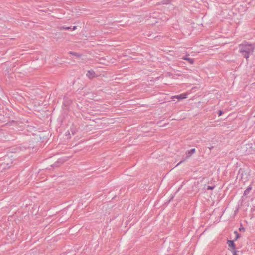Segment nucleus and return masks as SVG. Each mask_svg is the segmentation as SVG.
Segmentation results:
<instances>
[{
    "instance_id": "obj_18",
    "label": "nucleus",
    "mask_w": 255,
    "mask_h": 255,
    "mask_svg": "<svg viewBox=\"0 0 255 255\" xmlns=\"http://www.w3.org/2000/svg\"><path fill=\"white\" fill-rule=\"evenodd\" d=\"M54 166H57V165H56V163H55L54 164Z\"/></svg>"
},
{
    "instance_id": "obj_17",
    "label": "nucleus",
    "mask_w": 255,
    "mask_h": 255,
    "mask_svg": "<svg viewBox=\"0 0 255 255\" xmlns=\"http://www.w3.org/2000/svg\"><path fill=\"white\" fill-rule=\"evenodd\" d=\"M184 162V161H181L178 163V164H181V163H182V162Z\"/></svg>"
},
{
    "instance_id": "obj_6",
    "label": "nucleus",
    "mask_w": 255,
    "mask_h": 255,
    "mask_svg": "<svg viewBox=\"0 0 255 255\" xmlns=\"http://www.w3.org/2000/svg\"><path fill=\"white\" fill-rule=\"evenodd\" d=\"M195 152V148H193V149H191V150H188L187 152V156H186V158H189L193 154H194V153Z\"/></svg>"
},
{
    "instance_id": "obj_14",
    "label": "nucleus",
    "mask_w": 255,
    "mask_h": 255,
    "mask_svg": "<svg viewBox=\"0 0 255 255\" xmlns=\"http://www.w3.org/2000/svg\"><path fill=\"white\" fill-rule=\"evenodd\" d=\"M77 27L76 26H73L72 28H71V30H74L76 29Z\"/></svg>"
},
{
    "instance_id": "obj_13",
    "label": "nucleus",
    "mask_w": 255,
    "mask_h": 255,
    "mask_svg": "<svg viewBox=\"0 0 255 255\" xmlns=\"http://www.w3.org/2000/svg\"><path fill=\"white\" fill-rule=\"evenodd\" d=\"M222 113H223L222 111L220 110V111H219V114H218L219 116H221V115H222Z\"/></svg>"
},
{
    "instance_id": "obj_15",
    "label": "nucleus",
    "mask_w": 255,
    "mask_h": 255,
    "mask_svg": "<svg viewBox=\"0 0 255 255\" xmlns=\"http://www.w3.org/2000/svg\"><path fill=\"white\" fill-rule=\"evenodd\" d=\"M237 251H233V255H236Z\"/></svg>"
},
{
    "instance_id": "obj_11",
    "label": "nucleus",
    "mask_w": 255,
    "mask_h": 255,
    "mask_svg": "<svg viewBox=\"0 0 255 255\" xmlns=\"http://www.w3.org/2000/svg\"><path fill=\"white\" fill-rule=\"evenodd\" d=\"M70 130H71V132H72V134H73V135H74V134H76V130H75V129H74L73 128H72V127H71V128H70Z\"/></svg>"
},
{
    "instance_id": "obj_1",
    "label": "nucleus",
    "mask_w": 255,
    "mask_h": 255,
    "mask_svg": "<svg viewBox=\"0 0 255 255\" xmlns=\"http://www.w3.org/2000/svg\"><path fill=\"white\" fill-rule=\"evenodd\" d=\"M239 53L248 60L249 57L253 54L255 49V45L254 43H251L246 41H243L239 45Z\"/></svg>"
},
{
    "instance_id": "obj_9",
    "label": "nucleus",
    "mask_w": 255,
    "mask_h": 255,
    "mask_svg": "<svg viewBox=\"0 0 255 255\" xmlns=\"http://www.w3.org/2000/svg\"><path fill=\"white\" fill-rule=\"evenodd\" d=\"M69 53L70 54L74 55L75 56H77V57H79L80 56V54H79L78 53H77L76 52H70Z\"/></svg>"
},
{
    "instance_id": "obj_3",
    "label": "nucleus",
    "mask_w": 255,
    "mask_h": 255,
    "mask_svg": "<svg viewBox=\"0 0 255 255\" xmlns=\"http://www.w3.org/2000/svg\"><path fill=\"white\" fill-rule=\"evenodd\" d=\"M189 54L185 55L182 59L185 60H187L189 62V63L191 64H193L194 62V59H192L189 57Z\"/></svg>"
},
{
    "instance_id": "obj_7",
    "label": "nucleus",
    "mask_w": 255,
    "mask_h": 255,
    "mask_svg": "<svg viewBox=\"0 0 255 255\" xmlns=\"http://www.w3.org/2000/svg\"><path fill=\"white\" fill-rule=\"evenodd\" d=\"M252 186L251 185H249L247 187V188H246V189L244 191V195L246 196L248 194H249V193H250V192L252 190Z\"/></svg>"
},
{
    "instance_id": "obj_8",
    "label": "nucleus",
    "mask_w": 255,
    "mask_h": 255,
    "mask_svg": "<svg viewBox=\"0 0 255 255\" xmlns=\"http://www.w3.org/2000/svg\"><path fill=\"white\" fill-rule=\"evenodd\" d=\"M234 234L235 235V237L234 238V240H237L240 237V234L237 231H234Z\"/></svg>"
},
{
    "instance_id": "obj_19",
    "label": "nucleus",
    "mask_w": 255,
    "mask_h": 255,
    "mask_svg": "<svg viewBox=\"0 0 255 255\" xmlns=\"http://www.w3.org/2000/svg\"><path fill=\"white\" fill-rule=\"evenodd\" d=\"M212 147L210 148V149L211 150L212 149Z\"/></svg>"
},
{
    "instance_id": "obj_5",
    "label": "nucleus",
    "mask_w": 255,
    "mask_h": 255,
    "mask_svg": "<svg viewBox=\"0 0 255 255\" xmlns=\"http://www.w3.org/2000/svg\"><path fill=\"white\" fill-rule=\"evenodd\" d=\"M227 243H228V246L229 247L232 248L233 249V252L234 251H236L235 250V244L234 243V241L233 240H228Z\"/></svg>"
},
{
    "instance_id": "obj_4",
    "label": "nucleus",
    "mask_w": 255,
    "mask_h": 255,
    "mask_svg": "<svg viewBox=\"0 0 255 255\" xmlns=\"http://www.w3.org/2000/svg\"><path fill=\"white\" fill-rule=\"evenodd\" d=\"M173 98H177L178 100H181L183 99H185L187 97V95L186 94H181L178 95L174 96L173 97Z\"/></svg>"
},
{
    "instance_id": "obj_2",
    "label": "nucleus",
    "mask_w": 255,
    "mask_h": 255,
    "mask_svg": "<svg viewBox=\"0 0 255 255\" xmlns=\"http://www.w3.org/2000/svg\"><path fill=\"white\" fill-rule=\"evenodd\" d=\"M96 73L93 70H88L86 74V76L91 79L95 76Z\"/></svg>"
},
{
    "instance_id": "obj_10",
    "label": "nucleus",
    "mask_w": 255,
    "mask_h": 255,
    "mask_svg": "<svg viewBox=\"0 0 255 255\" xmlns=\"http://www.w3.org/2000/svg\"><path fill=\"white\" fill-rule=\"evenodd\" d=\"M215 186H207L206 190H213L215 188Z\"/></svg>"
},
{
    "instance_id": "obj_16",
    "label": "nucleus",
    "mask_w": 255,
    "mask_h": 255,
    "mask_svg": "<svg viewBox=\"0 0 255 255\" xmlns=\"http://www.w3.org/2000/svg\"><path fill=\"white\" fill-rule=\"evenodd\" d=\"M239 230H240V231H241V230H244V228H239Z\"/></svg>"
},
{
    "instance_id": "obj_12",
    "label": "nucleus",
    "mask_w": 255,
    "mask_h": 255,
    "mask_svg": "<svg viewBox=\"0 0 255 255\" xmlns=\"http://www.w3.org/2000/svg\"><path fill=\"white\" fill-rule=\"evenodd\" d=\"M61 28L63 29H66V30H69V29H71V28L70 27H64V26L62 27Z\"/></svg>"
}]
</instances>
